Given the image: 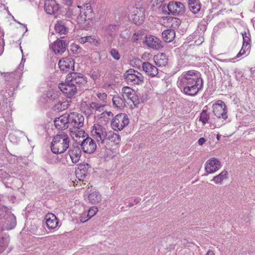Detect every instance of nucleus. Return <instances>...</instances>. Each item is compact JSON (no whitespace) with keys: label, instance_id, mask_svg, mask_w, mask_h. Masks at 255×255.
<instances>
[{"label":"nucleus","instance_id":"obj_1","mask_svg":"<svg viewBox=\"0 0 255 255\" xmlns=\"http://www.w3.org/2000/svg\"><path fill=\"white\" fill-rule=\"evenodd\" d=\"M70 140L67 133L60 131L54 136L51 142V151L55 154L64 153L69 146Z\"/></svg>","mask_w":255,"mask_h":255},{"label":"nucleus","instance_id":"obj_2","mask_svg":"<svg viewBox=\"0 0 255 255\" xmlns=\"http://www.w3.org/2000/svg\"><path fill=\"white\" fill-rule=\"evenodd\" d=\"M203 82L199 72L195 70H189L183 73L181 77L177 82L178 85H184L190 83Z\"/></svg>","mask_w":255,"mask_h":255},{"label":"nucleus","instance_id":"obj_3","mask_svg":"<svg viewBox=\"0 0 255 255\" xmlns=\"http://www.w3.org/2000/svg\"><path fill=\"white\" fill-rule=\"evenodd\" d=\"M124 76L128 83L140 84L143 82L144 77L143 75L137 71L132 69L127 71Z\"/></svg>","mask_w":255,"mask_h":255},{"label":"nucleus","instance_id":"obj_4","mask_svg":"<svg viewBox=\"0 0 255 255\" xmlns=\"http://www.w3.org/2000/svg\"><path fill=\"white\" fill-rule=\"evenodd\" d=\"M180 88H183V92L189 96L196 95L203 87V82L190 83L184 85H178Z\"/></svg>","mask_w":255,"mask_h":255},{"label":"nucleus","instance_id":"obj_5","mask_svg":"<svg viewBox=\"0 0 255 255\" xmlns=\"http://www.w3.org/2000/svg\"><path fill=\"white\" fill-rule=\"evenodd\" d=\"M213 112L219 118H222L225 120L228 118L227 107L221 100H218L213 105Z\"/></svg>","mask_w":255,"mask_h":255},{"label":"nucleus","instance_id":"obj_6","mask_svg":"<svg viewBox=\"0 0 255 255\" xmlns=\"http://www.w3.org/2000/svg\"><path fill=\"white\" fill-rule=\"evenodd\" d=\"M222 167L220 161L215 158L212 157L205 163V169L208 174H213L218 171Z\"/></svg>","mask_w":255,"mask_h":255},{"label":"nucleus","instance_id":"obj_7","mask_svg":"<svg viewBox=\"0 0 255 255\" xmlns=\"http://www.w3.org/2000/svg\"><path fill=\"white\" fill-rule=\"evenodd\" d=\"M169 13L174 15H181L185 12V8L184 4L180 2L171 1L167 5Z\"/></svg>","mask_w":255,"mask_h":255},{"label":"nucleus","instance_id":"obj_8","mask_svg":"<svg viewBox=\"0 0 255 255\" xmlns=\"http://www.w3.org/2000/svg\"><path fill=\"white\" fill-rule=\"evenodd\" d=\"M80 145L83 152L88 154L94 153L97 148L95 142L90 137L83 139Z\"/></svg>","mask_w":255,"mask_h":255},{"label":"nucleus","instance_id":"obj_9","mask_svg":"<svg viewBox=\"0 0 255 255\" xmlns=\"http://www.w3.org/2000/svg\"><path fill=\"white\" fill-rule=\"evenodd\" d=\"M129 123L128 116L125 114H118L111 122V126L115 128H124Z\"/></svg>","mask_w":255,"mask_h":255},{"label":"nucleus","instance_id":"obj_10","mask_svg":"<svg viewBox=\"0 0 255 255\" xmlns=\"http://www.w3.org/2000/svg\"><path fill=\"white\" fill-rule=\"evenodd\" d=\"M74 59L70 57H66L60 60L58 63L59 68L65 72H70L74 70Z\"/></svg>","mask_w":255,"mask_h":255},{"label":"nucleus","instance_id":"obj_11","mask_svg":"<svg viewBox=\"0 0 255 255\" xmlns=\"http://www.w3.org/2000/svg\"><path fill=\"white\" fill-rule=\"evenodd\" d=\"M71 82L67 81L65 83H60L59 84V88L60 90L69 98H71L74 96L77 92V89Z\"/></svg>","mask_w":255,"mask_h":255},{"label":"nucleus","instance_id":"obj_12","mask_svg":"<svg viewBox=\"0 0 255 255\" xmlns=\"http://www.w3.org/2000/svg\"><path fill=\"white\" fill-rule=\"evenodd\" d=\"M67 81L71 82L77 88V86H80L86 83V77L82 74L72 73H69L67 77Z\"/></svg>","mask_w":255,"mask_h":255},{"label":"nucleus","instance_id":"obj_13","mask_svg":"<svg viewBox=\"0 0 255 255\" xmlns=\"http://www.w3.org/2000/svg\"><path fill=\"white\" fill-rule=\"evenodd\" d=\"M122 96L126 101L127 100L131 101L134 105H135L137 102V97L136 95L135 91L128 87H124L122 90Z\"/></svg>","mask_w":255,"mask_h":255},{"label":"nucleus","instance_id":"obj_14","mask_svg":"<svg viewBox=\"0 0 255 255\" xmlns=\"http://www.w3.org/2000/svg\"><path fill=\"white\" fill-rule=\"evenodd\" d=\"M107 128H93L91 130L92 134L97 141L103 142L105 139H107L109 131Z\"/></svg>","mask_w":255,"mask_h":255},{"label":"nucleus","instance_id":"obj_15","mask_svg":"<svg viewBox=\"0 0 255 255\" xmlns=\"http://www.w3.org/2000/svg\"><path fill=\"white\" fill-rule=\"evenodd\" d=\"M145 42L148 47L155 50H159L163 47L162 41L153 36L146 37Z\"/></svg>","mask_w":255,"mask_h":255},{"label":"nucleus","instance_id":"obj_16","mask_svg":"<svg viewBox=\"0 0 255 255\" xmlns=\"http://www.w3.org/2000/svg\"><path fill=\"white\" fill-rule=\"evenodd\" d=\"M59 4L55 0H46L44 3V10L49 14H55L59 10Z\"/></svg>","mask_w":255,"mask_h":255},{"label":"nucleus","instance_id":"obj_17","mask_svg":"<svg viewBox=\"0 0 255 255\" xmlns=\"http://www.w3.org/2000/svg\"><path fill=\"white\" fill-rule=\"evenodd\" d=\"M68 43L63 40L55 41L52 46L53 51L56 54L61 55L66 50Z\"/></svg>","mask_w":255,"mask_h":255},{"label":"nucleus","instance_id":"obj_18","mask_svg":"<svg viewBox=\"0 0 255 255\" xmlns=\"http://www.w3.org/2000/svg\"><path fill=\"white\" fill-rule=\"evenodd\" d=\"M69 121V124L73 128H82L84 126V118L81 114H75L73 115Z\"/></svg>","mask_w":255,"mask_h":255},{"label":"nucleus","instance_id":"obj_19","mask_svg":"<svg viewBox=\"0 0 255 255\" xmlns=\"http://www.w3.org/2000/svg\"><path fill=\"white\" fill-rule=\"evenodd\" d=\"M68 153L73 163L79 162L81 156V150L78 146H72L69 149Z\"/></svg>","mask_w":255,"mask_h":255},{"label":"nucleus","instance_id":"obj_20","mask_svg":"<svg viewBox=\"0 0 255 255\" xmlns=\"http://www.w3.org/2000/svg\"><path fill=\"white\" fill-rule=\"evenodd\" d=\"M142 69L148 76L152 77H155L158 74V69L148 62L142 63Z\"/></svg>","mask_w":255,"mask_h":255},{"label":"nucleus","instance_id":"obj_21","mask_svg":"<svg viewBox=\"0 0 255 255\" xmlns=\"http://www.w3.org/2000/svg\"><path fill=\"white\" fill-rule=\"evenodd\" d=\"M45 220L47 228L49 229H55L58 224L57 219L52 213H48L45 217Z\"/></svg>","mask_w":255,"mask_h":255},{"label":"nucleus","instance_id":"obj_22","mask_svg":"<svg viewBox=\"0 0 255 255\" xmlns=\"http://www.w3.org/2000/svg\"><path fill=\"white\" fill-rule=\"evenodd\" d=\"M132 14L134 17L132 18L133 22L136 24H140L143 19L144 9L142 7L136 8Z\"/></svg>","mask_w":255,"mask_h":255},{"label":"nucleus","instance_id":"obj_23","mask_svg":"<svg viewBox=\"0 0 255 255\" xmlns=\"http://www.w3.org/2000/svg\"><path fill=\"white\" fill-rule=\"evenodd\" d=\"M69 120L67 115H63L56 118L54 121L55 128H68L69 127Z\"/></svg>","mask_w":255,"mask_h":255},{"label":"nucleus","instance_id":"obj_24","mask_svg":"<svg viewBox=\"0 0 255 255\" xmlns=\"http://www.w3.org/2000/svg\"><path fill=\"white\" fill-rule=\"evenodd\" d=\"M153 60L158 67H163L168 63V58L165 53H161L154 56Z\"/></svg>","mask_w":255,"mask_h":255},{"label":"nucleus","instance_id":"obj_25","mask_svg":"<svg viewBox=\"0 0 255 255\" xmlns=\"http://www.w3.org/2000/svg\"><path fill=\"white\" fill-rule=\"evenodd\" d=\"M70 134L72 138L77 141L80 138H83L87 136L85 131L80 128H72L70 131Z\"/></svg>","mask_w":255,"mask_h":255},{"label":"nucleus","instance_id":"obj_26","mask_svg":"<svg viewBox=\"0 0 255 255\" xmlns=\"http://www.w3.org/2000/svg\"><path fill=\"white\" fill-rule=\"evenodd\" d=\"M6 228L11 230L15 227L16 224V217L13 214H7L5 218Z\"/></svg>","mask_w":255,"mask_h":255},{"label":"nucleus","instance_id":"obj_27","mask_svg":"<svg viewBox=\"0 0 255 255\" xmlns=\"http://www.w3.org/2000/svg\"><path fill=\"white\" fill-rule=\"evenodd\" d=\"M113 106L118 109H122L126 106V101L122 96H114L112 98Z\"/></svg>","mask_w":255,"mask_h":255},{"label":"nucleus","instance_id":"obj_28","mask_svg":"<svg viewBox=\"0 0 255 255\" xmlns=\"http://www.w3.org/2000/svg\"><path fill=\"white\" fill-rule=\"evenodd\" d=\"M167 26L172 28V29L177 28L181 24V20L175 17H167Z\"/></svg>","mask_w":255,"mask_h":255},{"label":"nucleus","instance_id":"obj_29","mask_svg":"<svg viewBox=\"0 0 255 255\" xmlns=\"http://www.w3.org/2000/svg\"><path fill=\"white\" fill-rule=\"evenodd\" d=\"M163 40L166 42H170L173 40L175 37V32L174 29H167L162 33Z\"/></svg>","mask_w":255,"mask_h":255},{"label":"nucleus","instance_id":"obj_30","mask_svg":"<svg viewBox=\"0 0 255 255\" xmlns=\"http://www.w3.org/2000/svg\"><path fill=\"white\" fill-rule=\"evenodd\" d=\"M84 12L81 16L85 20H89L93 17V10L91 6L89 3H86L83 6Z\"/></svg>","mask_w":255,"mask_h":255},{"label":"nucleus","instance_id":"obj_31","mask_svg":"<svg viewBox=\"0 0 255 255\" xmlns=\"http://www.w3.org/2000/svg\"><path fill=\"white\" fill-rule=\"evenodd\" d=\"M190 10L194 14L197 13L201 9L199 0H188Z\"/></svg>","mask_w":255,"mask_h":255},{"label":"nucleus","instance_id":"obj_32","mask_svg":"<svg viewBox=\"0 0 255 255\" xmlns=\"http://www.w3.org/2000/svg\"><path fill=\"white\" fill-rule=\"evenodd\" d=\"M228 172L224 170L222 171L219 174L214 177L211 180L215 184H221L223 181L228 178Z\"/></svg>","mask_w":255,"mask_h":255},{"label":"nucleus","instance_id":"obj_33","mask_svg":"<svg viewBox=\"0 0 255 255\" xmlns=\"http://www.w3.org/2000/svg\"><path fill=\"white\" fill-rule=\"evenodd\" d=\"M102 197L99 191H94L88 196V200L92 204H97L101 201Z\"/></svg>","mask_w":255,"mask_h":255},{"label":"nucleus","instance_id":"obj_34","mask_svg":"<svg viewBox=\"0 0 255 255\" xmlns=\"http://www.w3.org/2000/svg\"><path fill=\"white\" fill-rule=\"evenodd\" d=\"M55 30L56 33L60 34H65L67 33L68 29L62 21H58L55 24Z\"/></svg>","mask_w":255,"mask_h":255},{"label":"nucleus","instance_id":"obj_35","mask_svg":"<svg viewBox=\"0 0 255 255\" xmlns=\"http://www.w3.org/2000/svg\"><path fill=\"white\" fill-rule=\"evenodd\" d=\"M107 139L111 140L112 142H113L116 144H118L121 140V137L118 133H115L113 131H109Z\"/></svg>","mask_w":255,"mask_h":255},{"label":"nucleus","instance_id":"obj_36","mask_svg":"<svg viewBox=\"0 0 255 255\" xmlns=\"http://www.w3.org/2000/svg\"><path fill=\"white\" fill-rule=\"evenodd\" d=\"M209 119V115L207 112V109H204L200 114V121L203 124H205L208 122Z\"/></svg>","mask_w":255,"mask_h":255},{"label":"nucleus","instance_id":"obj_37","mask_svg":"<svg viewBox=\"0 0 255 255\" xmlns=\"http://www.w3.org/2000/svg\"><path fill=\"white\" fill-rule=\"evenodd\" d=\"M68 108V104L66 102L58 103L55 105L54 109L57 112L62 111Z\"/></svg>","mask_w":255,"mask_h":255},{"label":"nucleus","instance_id":"obj_38","mask_svg":"<svg viewBox=\"0 0 255 255\" xmlns=\"http://www.w3.org/2000/svg\"><path fill=\"white\" fill-rule=\"evenodd\" d=\"M118 29V27L117 25L115 24H111L108 26L106 30L107 33L111 35H114Z\"/></svg>","mask_w":255,"mask_h":255},{"label":"nucleus","instance_id":"obj_39","mask_svg":"<svg viewBox=\"0 0 255 255\" xmlns=\"http://www.w3.org/2000/svg\"><path fill=\"white\" fill-rule=\"evenodd\" d=\"M103 105L99 104L96 102H92L89 104V109L92 112L93 110L100 111L101 108L103 107Z\"/></svg>","mask_w":255,"mask_h":255},{"label":"nucleus","instance_id":"obj_40","mask_svg":"<svg viewBox=\"0 0 255 255\" xmlns=\"http://www.w3.org/2000/svg\"><path fill=\"white\" fill-rule=\"evenodd\" d=\"M110 53L115 60H119L121 58V55L119 52L115 48L112 49L110 51Z\"/></svg>","mask_w":255,"mask_h":255},{"label":"nucleus","instance_id":"obj_41","mask_svg":"<svg viewBox=\"0 0 255 255\" xmlns=\"http://www.w3.org/2000/svg\"><path fill=\"white\" fill-rule=\"evenodd\" d=\"M98 212V208L96 207H92L90 208L88 211V213L87 215L88 219L91 218L93 217Z\"/></svg>","mask_w":255,"mask_h":255},{"label":"nucleus","instance_id":"obj_42","mask_svg":"<svg viewBox=\"0 0 255 255\" xmlns=\"http://www.w3.org/2000/svg\"><path fill=\"white\" fill-rule=\"evenodd\" d=\"M91 78L95 81L99 79L101 76V72L99 70H93L90 72Z\"/></svg>","mask_w":255,"mask_h":255},{"label":"nucleus","instance_id":"obj_43","mask_svg":"<svg viewBox=\"0 0 255 255\" xmlns=\"http://www.w3.org/2000/svg\"><path fill=\"white\" fill-rule=\"evenodd\" d=\"M249 48V47L247 46V45H243L241 50L237 54V57L238 58H239V57H241V56L243 55L244 54H245L246 52L248 50Z\"/></svg>","mask_w":255,"mask_h":255},{"label":"nucleus","instance_id":"obj_44","mask_svg":"<svg viewBox=\"0 0 255 255\" xmlns=\"http://www.w3.org/2000/svg\"><path fill=\"white\" fill-rule=\"evenodd\" d=\"M243 45H246L249 47L248 45L250 44V38L247 35V33H245L243 34Z\"/></svg>","mask_w":255,"mask_h":255},{"label":"nucleus","instance_id":"obj_45","mask_svg":"<svg viewBox=\"0 0 255 255\" xmlns=\"http://www.w3.org/2000/svg\"><path fill=\"white\" fill-rule=\"evenodd\" d=\"M87 38L88 40V42L90 43L96 44V43H98L97 40L93 36H87Z\"/></svg>","mask_w":255,"mask_h":255},{"label":"nucleus","instance_id":"obj_46","mask_svg":"<svg viewBox=\"0 0 255 255\" xmlns=\"http://www.w3.org/2000/svg\"><path fill=\"white\" fill-rule=\"evenodd\" d=\"M0 177L2 178L8 179L10 177V176L5 171L0 170Z\"/></svg>","mask_w":255,"mask_h":255},{"label":"nucleus","instance_id":"obj_47","mask_svg":"<svg viewBox=\"0 0 255 255\" xmlns=\"http://www.w3.org/2000/svg\"><path fill=\"white\" fill-rule=\"evenodd\" d=\"M87 214L85 213H83L81 215V216L80 217V221L81 222L84 223L89 219H88V217H87Z\"/></svg>","mask_w":255,"mask_h":255},{"label":"nucleus","instance_id":"obj_48","mask_svg":"<svg viewBox=\"0 0 255 255\" xmlns=\"http://www.w3.org/2000/svg\"><path fill=\"white\" fill-rule=\"evenodd\" d=\"M97 97L101 100L104 101L106 99L107 95L105 93H99L97 94Z\"/></svg>","mask_w":255,"mask_h":255},{"label":"nucleus","instance_id":"obj_49","mask_svg":"<svg viewBox=\"0 0 255 255\" xmlns=\"http://www.w3.org/2000/svg\"><path fill=\"white\" fill-rule=\"evenodd\" d=\"M140 36V35L138 34L134 33L132 37L131 40L133 42H136L139 40Z\"/></svg>","mask_w":255,"mask_h":255},{"label":"nucleus","instance_id":"obj_50","mask_svg":"<svg viewBox=\"0 0 255 255\" xmlns=\"http://www.w3.org/2000/svg\"><path fill=\"white\" fill-rule=\"evenodd\" d=\"M79 42L81 43H85L87 42H88V40H87V36H85V37H81L79 39Z\"/></svg>","mask_w":255,"mask_h":255},{"label":"nucleus","instance_id":"obj_51","mask_svg":"<svg viewBox=\"0 0 255 255\" xmlns=\"http://www.w3.org/2000/svg\"><path fill=\"white\" fill-rule=\"evenodd\" d=\"M205 141L206 140L204 138L201 137L199 139L198 142L199 145H202L205 142Z\"/></svg>","mask_w":255,"mask_h":255},{"label":"nucleus","instance_id":"obj_52","mask_svg":"<svg viewBox=\"0 0 255 255\" xmlns=\"http://www.w3.org/2000/svg\"><path fill=\"white\" fill-rule=\"evenodd\" d=\"M102 115H104V117L107 116L108 117H111V116L112 117L113 116V114L111 112H106L103 113Z\"/></svg>","mask_w":255,"mask_h":255},{"label":"nucleus","instance_id":"obj_53","mask_svg":"<svg viewBox=\"0 0 255 255\" xmlns=\"http://www.w3.org/2000/svg\"><path fill=\"white\" fill-rule=\"evenodd\" d=\"M222 135H223V136L228 137V136L231 135L232 134L233 132H226L225 131H222Z\"/></svg>","mask_w":255,"mask_h":255},{"label":"nucleus","instance_id":"obj_54","mask_svg":"<svg viewBox=\"0 0 255 255\" xmlns=\"http://www.w3.org/2000/svg\"><path fill=\"white\" fill-rule=\"evenodd\" d=\"M73 0H63V2L68 5H70L72 3Z\"/></svg>","mask_w":255,"mask_h":255},{"label":"nucleus","instance_id":"obj_55","mask_svg":"<svg viewBox=\"0 0 255 255\" xmlns=\"http://www.w3.org/2000/svg\"><path fill=\"white\" fill-rule=\"evenodd\" d=\"M206 255H215V254L213 251L210 250L207 252Z\"/></svg>","mask_w":255,"mask_h":255},{"label":"nucleus","instance_id":"obj_56","mask_svg":"<svg viewBox=\"0 0 255 255\" xmlns=\"http://www.w3.org/2000/svg\"><path fill=\"white\" fill-rule=\"evenodd\" d=\"M164 0H155V2H156V4H158L163 2Z\"/></svg>","mask_w":255,"mask_h":255},{"label":"nucleus","instance_id":"obj_57","mask_svg":"<svg viewBox=\"0 0 255 255\" xmlns=\"http://www.w3.org/2000/svg\"><path fill=\"white\" fill-rule=\"evenodd\" d=\"M4 250H5V247L0 245V253L3 252Z\"/></svg>","mask_w":255,"mask_h":255},{"label":"nucleus","instance_id":"obj_58","mask_svg":"<svg viewBox=\"0 0 255 255\" xmlns=\"http://www.w3.org/2000/svg\"><path fill=\"white\" fill-rule=\"evenodd\" d=\"M139 199H136L134 200V202L135 203V204H137L139 202Z\"/></svg>","mask_w":255,"mask_h":255},{"label":"nucleus","instance_id":"obj_59","mask_svg":"<svg viewBox=\"0 0 255 255\" xmlns=\"http://www.w3.org/2000/svg\"><path fill=\"white\" fill-rule=\"evenodd\" d=\"M5 75H7V76H11V75H13V73H5Z\"/></svg>","mask_w":255,"mask_h":255},{"label":"nucleus","instance_id":"obj_60","mask_svg":"<svg viewBox=\"0 0 255 255\" xmlns=\"http://www.w3.org/2000/svg\"><path fill=\"white\" fill-rule=\"evenodd\" d=\"M217 138L218 140H219V134H217Z\"/></svg>","mask_w":255,"mask_h":255},{"label":"nucleus","instance_id":"obj_61","mask_svg":"<svg viewBox=\"0 0 255 255\" xmlns=\"http://www.w3.org/2000/svg\"><path fill=\"white\" fill-rule=\"evenodd\" d=\"M132 205H132V204H129V207H131Z\"/></svg>","mask_w":255,"mask_h":255},{"label":"nucleus","instance_id":"obj_62","mask_svg":"<svg viewBox=\"0 0 255 255\" xmlns=\"http://www.w3.org/2000/svg\"><path fill=\"white\" fill-rule=\"evenodd\" d=\"M92 128H96V127L95 125H94L93 126V127H92Z\"/></svg>","mask_w":255,"mask_h":255},{"label":"nucleus","instance_id":"obj_63","mask_svg":"<svg viewBox=\"0 0 255 255\" xmlns=\"http://www.w3.org/2000/svg\"><path fill=\"white\" fill-rule=\"evenodd\" d=\"M123 129V128H118V129H119V130H121V129Z\"/></svg>","mask_w":255,"mask_h":255}]
</instances>
